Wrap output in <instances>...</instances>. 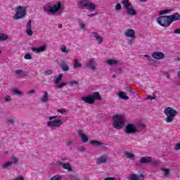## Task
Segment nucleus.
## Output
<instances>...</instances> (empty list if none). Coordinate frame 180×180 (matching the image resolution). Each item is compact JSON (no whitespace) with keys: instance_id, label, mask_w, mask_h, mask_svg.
Here are the masks:
<instances>
[{"instance_id":"obj_38","label":"nucleus","mask_w":180,"mask_h":180,"mask_svg":"<svg viewBox=\"0 0 180 180\" xmlns=\"http://www.w3.org/2000/svg\"><path fill=\"white\" fill-rule=\"evenodd\" d=\"M63 79V75H60L58 76V77H57L56 79H55V84H56V85H58V84L60 82H61V80Z\"/></svg>"},{"instance_id":"obj_42","label":"nucleus","mask_w":180,"mask_h":180,"mask_svg":"<svg viewBox=\"0 0 180 180\" xmlns=\"http://www.w3.org/2000/svg\"><path fill=\"white\" fill-rule=\"evenodd\" d=\"M24 58L25 60H32V55L30 53H26L24 56Z\"/></svg>"},{"instance_id":"obj_49","label":"nucleus","mask_w":180,"mask_h":180,"mask_svg":"<svg viewBox=\"0 0 180 180\" xmlns=\"http://www.w3.org/2000/svg\"><path fill=\"white\" fill-rule=\"evenodd\" d=\"M144 57H146L148 61H153V58L149 55H145Z\"/></svg>"},{"instance_id":"obj_10","label":"nucleus","mask_w":180,"mask_h":180,"mask_svg":"<svg viewBox=\"0 0 180 180\" xmlns=\"http://www.w3.org/2000/svg\"><path fill=\"white\" fill-rule=\"evenodd\" d=\"M59 165L62 166V168H63V169H67V171H68V172H71V171H72V167L71 166V163L68 162V163H63L61 161L58 160L56 162Z\"/></svg>"},{"instance_id":"obj_61","label":"nucleus","mask_w":180,"mask_h":180,"mask_svg":"<svg viewBox=\"0 0 180 180\" xmlns=\"http://www.w3.org/2000/svg\"><path fill=\"white\" fill-rule=\"evenodd\" d=\"M80 27H81V29H84L85 27V24L81 23Z\"/></svg>"},{"instance_id":"obj_63","label":"nucleus","mask_w":180,"mask_h":180,"mask_svg":"<svg viewBox=\"0 0 180 180\" xmlns=\"http://www.w3.org/2000/svg\"><path fill=\"white\" fill-rule=\"evenodd\" d=\"M61 160H62V161H65V160H67V158H61Z\"/></svg>"},{"instance_id":"obj_12","label":"nucleus","mask_w":180,"mask_h":180,"mask_svg":"<svg viewBox=\"0 0 180 180\" xmlns=\"http://www.w3.org/2000/svg\"><path fill=\"white\" fill-rule=\"evenodd\" d=\"M169 22V23H172V22H176V20H180V15L179 13H174L172 15H168Z\"/></svg>"},{"instance_id":"obj_41","label":"nucleus","mask_w":180,"mask_h":180,"mask_svg":"<svg viewBox=\"0 0 180 180\" xmlns=\"http://www.w3.org/2000/svg\"><path fill=\"white\" fill-rule=\"evenodd\" d=\"M62 176L60 175H56L51 178V180H61Z\"/></svg>"},{"instance_id":"obj_16","label":"nucleus","mask_w":180,"mask_h":180,"mask_svg":"<svg viewBox=\"0 0 180 180\" xmlns=\"http://www.w3.org/2000/svg\"><path fill=\"white\" fill-rule=\"evenodd\" d=\"M108 159L109 158L108 157V155H101L100 158H97L96 164L98 165L105 164V162H106V161H108Z\"/></svg>"},{"instance_id":"obj_3","label":"nucleus","mask_w":180,"mask_h":180,"mask_svg":"<svg viewBox=\"0 0 180 180\" xmlns=\"http://www.w3.org/2000/svg\"><path fill=\"white\" fill-rule=\"evenodd\" d=\"M82 101H84L86 103H89V105H94L95 101H102V96H101L99 92H94L88 96L82 97Z\"/></svg>"},{"instance_id":"obj_11","label":"nucleus","mask_w":180,"mask_h":180,"mask_svg":"<svg viewBox=\"0 0 180 180\" xmlns=\"http://www.w3.org/2000/svg\"><path fill=\"white\" fill-rule=\"evenodd\" d=\"M152 57L155 60H162L165 58V55L162 52L156 51L152 54Z\"/></svg>"},{"instance_id":"obj_30","label":"nucleus","mask_w":180,"mask_h":180,"mask_svg":"<svg viewBox=\"0 0 180 180\" xmlns=\"http://www.w3.org/2000/svg\"><path fill=\"white\" fill-rule=\"evenodd\" d=\"M94 63V60L91 59L87 64V67H90V68H91V70H96V67H95Z\"/></svg>"},{"instance_id":"obj_43","label":"nucleus","mask_w":180,"mask_h":180,"mask_svg":"<svg viewBox=\"0 0 180 180\" xmlns=\"http://www.w3.org/2000/svg\"><path fill=\"white\" fill-rule=\"evenodd\" d=\"M67 85V83H62L59 85L55 86V88H58L59 89H61L63 86H65Z\"/></svg>"},{"instance_id":"obj_51","label":"nucleus","mask_w":180,"mask_h":180,"mask_svg":"<svg viewBox=\"0 0 180 180\" xmlns=\"http://www.w3.org/2000/svg\"><path fill=\"white\" fill-rule=\"evenodd\" d=\"M134 39L136 38H132V39L128 41V44H129V46H131V44L134 43Z\"/></svg>"},{"instance_id":"obj_34","label":"nucleus","mask_w":180,"mask_h":180,"mask_svg":"<svg viewBox=\"0 0 180 180\" xmlns=\"http://www.w3.org/2000/svg\"><path fill=\"white\" fill-rule=\"evenodd\" d=\"M15 74L16 75H20V77H25L26 75V74H25V72H23V70H15Z\"/></svg>"},{"instance_id":"obj_2","label":"nucleus","mask_w":180,"mask_h":180,"mask_svg":"<svg viewBox=\"0 0 180 180\" xmlns=\"http://www.w3.org/2000/svg\"><path fill=\"white\" fill-rule=\"evenodd\" d=\"M164 113L167 116V117L165 120V122H167V123H171L174 122L175 116L178 115V111L174 110L171 107H167L164 110Z\"/></svg>"},{"instance_id":"obj_13","label":"nucleus","mask_w":180,"mask_h":180,"mask_svg":"<svg viewBox=\"0 0 180 180\" xmlns=\"http://www.w3.org/2000/svg\"><path fill=\"white\" fill-rule=\"evenodd\" d=\"M129 180H144V174H140L137 175L136 174H131Z\"/></svg>"},{"instance_id":"obj_22","label":"nucleus","mask_w":180,"mask_h":180,"mask_svg":"<svg viewBox=\"0 0 180 180\" xmlns=\"http://www.w3.org/2000/svg\"><path fill=\"white\" fill-rule=\"evenodd\" d=\"M127 13L129 16H136L137 15V11L134 8H129L127 9Z\"/></svg>"},{"instance_id":"obj_40","label":"nucleus","mask_w":180,"mask_h":180,"mask_svg":"<svg viewBox=\"0 0 180 180\" xmlns=\"http://www.w3.org/2000/svg\"><path fill=\"white\" fill-rule=\"evenodd\" d=\"M172 10L171 9H165V10H162L160 11V15H164L165 13H169V12H171Z\"/></svg>"},{"instance_id":"obj_15","label":"nucleus","mask_w":180,"mask_h":180,"mask_svg":"<svg viewBox=\"0 0 180 180\" xmlns=\"http://www.w3.org/2000/svg\"><path fill=\"white\" fill-rule=\"evenodd\" d=\"M77 134H78L79 137L81 138L82 141L83 143H88V140H89V137L88 136H86L85 134L82 133V131L79 130L77 131Z\"/></svg>"},{"instance_id":"obj_35","label":"nucleus","mask_w":180,"mask_h":180,"mask_svg":"<svg viewBox=\"0 0 180 180\" xmlns=\"http://www.w3.org/2000/svg\"><path fill=\"white\" fill-rule=\"evenodd\" d=\"M162 171H163L165 176L166 178H168V175H169V172H171V169L163 168L162 169Z\"/></svg>"},{"instance_id":"obj_59","label":"nucleus","mask_w":180,"mask_h":180,"mask_svg":"<svg viewBox=\"0 0 180 180\" xmlns=\"http://www.w3.org/2000/svg\"><path fill=\"white\" fill-rule=\"evenodd\" d=\"M175 148H176V150H180V143L176 144Z\"/></svg>"},{"instance_id":"obj_1","label":"nucleus","mask_w":180,"mask_h":180,"mask_svg":"<svg viewBox=\"0 0 180 180\" xmlns=\"http://www.w3.org/2000/svg\"><path fill=\"white\" fill-rule=\"evenodd\" d=\"M112 124L114 129L117 130H120L124 126V116L122 115H115L112 117Z\"/></svg>"},{"instance_id":"obj_18","label":"nucleus","mask_w":180,"mask_h":180,"mask_svg":"<svg viewBox=\"0 0 180 180\" xmlns=\"http://www.w3.org/2000/svg\"><path fill=\"white\" fill-rule=\"evenodd\" d=\"M60 70L62 71H68L70 70V67H68V65H67V63L64 60L60 61Z\"/></svg>"},{"instance_id":"obj_57","label":"nucleus","mask_w":180,"mask_h":180,"mask_svg":"<svg viewBox=\"0 0 180 180\" xmlns=\"http://www.w3.org/2000/svg\"><path fill=\"white\" fill-rule=\"evenodd\" d=\"M174 33H175L176 34H180V29L175 30L174 31Z\"/></svg>"},{"instance_id":"obj_19","label":"nucleus","mask_w":180,"mask_h":180,"mask_svg":"<svg viewBox=\"0 0 180 180\" xmlns=\"http://www.w3.org/2000/svg\"><path fill=\"white\" fill-rule=\"evenodd\" d=\"M32 50L34 53H43V51H46V46H39L38 48L37 47H32Z\"/></svg>"},{"instance_id":"obj_8","label":"nucleus","mask_w":180,"mask_h":180,"mask_svg":"<svg viewBox=\"0 0 180 180\" xmlns=\"http://www.w3.org/2000/svg\"><path fill=\"white\" fill-rule=\"evenodd\" d=\"M124 131L127 134H135V133H139V129L135 124L128 123L125 127Z\"/></svg>"},{"instance_id":"obj_31","label":"nucleus","mask_w":180,"mask_h":180,"mask_svg":"<svg viewBox=\"0 0 180 180\" xmlns=\"http://www.w3.org/2000/svg\"><path fill=\"white\" fill-rule=\"evenodd\" d=\"M118 61L117 60L110 59L107 60V64L108 65H116Z\"/></svg>"},{"instance_id":"obj_4","label":"nucleus","mask_w":180,"mask_h":180,"mask_svg":"<svg viewBox=\"0 0 180 180\" xmlns=\"http://www.w3.org/2000/svg\"><path fill=\"white\" fill-rule=\"evenodd\" d=\"M61 2L58 1L57 4H54L53 6L50 5V3L46 4L44 6V11L47 12V13H56L59 11H61Z\"/></svg>"},{"instance_id":"obj_47","label":"nucleus","mask_w":180,"mask_h":180,"mask_svg":"<svg viewBox=\"0 0 180 180\" xmlns=\"http://www.w3.org/2000/svg\"><path fill=\"white\" fill-rule=\"evenodd\" d=\"M12 162L13 164H18V158L13 156L12 157Z\"/></svg>"},{"instance_id":"obj_62","label":"nucleus","mask_w":180,"mask_h":180,"mask_svg":"<svg viewBox=\"0 0 180 180\" xmlns=\"http://www.w3.org/2000/svg\"><path fill=\"white\" fill-rule=\"evenodd\" d=\"M34 90H30V91L27 92V94H34Z\"/></svg>"},{"instance_id":"obj_53","label":"nucleus","mask_w":180,"mask_h":180,"mask_svg":"<svg viewBox=\"0 0 180 180\" xmlns=\"http://www.w3.org/2000/svg\"><path fill=\"white\" fill-rule=\"evenodd\" d=\"M104 180H117L115 177H107Z\"/></svg>"},{"instance_id":"obj_20","label":"nucleus","mask_w":180,"mask_h":180,"mask_svg":"<svg viewBox=\"0 0 180 180\" xmlns=\"http://www.w3.org/2000/svg\"><path fill=\"white\" fill-rule=\"evenodd\" d=\"M90 144L94 146V147H103L105 146V143L98 141H91Z\"/></svg>"},{"instance_id":"obj_26","label":"nucleus","mask_w":180,"mask_h":180,"mask_svg":"<svg viewBox=\"0 0 180 180\" xmlns=\"http://www.w3.org/2000/svg\"><path fill=\"white\" fill-rule=\"evenodd\" d=\"M122 5H124L126 11H127V9H129L130 6H131V4L129 1V0H122Z\"/></svg>"},{"instance_id":"obj_17","label":"nucleus","mask_w":180,"mask_h":180,"mask_svg":"<svg viewBox=\"0 0 180 180\" xmlns=\"http://www.w3.org/2000/svg\"><path fill=\"white\" fill-rule=\"evenodd\" d=\"M26 29L27 34H28V36H33V31H32V20H28Z\"/></svg>"},{"instance_id":"obj_56","label":"nucleus","mask_w":180,"mask_h":180,"mask_svg":"<svg viewBox=\"0 0 180 180\" xmlns=\"http://www.w3.org/2000/svg\"><path fill=\"white\" fill-rule=\"evenodd\" d=\"M85 147H84V146H82L80 147L79 151H81V153H84V151H85Z\"/></svg>"},{"instance_id":"obj_50","label":"nucleus","mask_w":180,"mask_h":180,"mask_svg":"<svg viewBox=\"0 0 180 180\" xmlns=\"http://www.w3.org/2000/svg\"><path fill=\"white\" fill-rule=\"evenodd\" d=\"M52 72H53L52 70H46V71L44 72V75H51V73H52Z\"/></svg>"},{"instance_id":"obj_5","label":"nucleus","mask_w":180,"mask_h":180,"mask_svg":"<svg viewBox=\"0 0 180 180\" xmlns=\"http://www.w3.org/2000/svg\"><path fill=\"white\" fill-rule=\"evenodd\" d=\"M158 23L162 26V27H169L171 22H169V15H161L157 18Z\"/></svg>"},{"instance_id":"obj_39","label":"nucleus","mask_w":180,"mask_h":180,"mask_svg":"<svg viewBox=\"0 0 180 180\" xmlns=\"http://www.w3.org/2000/svg\"><path fill=\"white\" fill-rule=\"evenodd\" d=\"M13 162H7L6 163H4L3 165H2V167L3 168H8V167H11V165H12Z\"/></svg>"},{"instance_id":"obj_37","label":"nucleus","mask_w":180,"mask_h":180,"mask_svg":"<svg viewBox=\"0 0 180 180\" xmlns=\"http://www.w3.org/2000/svg\"><path fill=\"white\" fill-rule=\"evenodd\" d=\"M8 37L5 34H0V41H4L5 40H8Z\"/></svg>"},{"instance_id":"obj_58","label":"nucleus","mask_w":180,"mask_h":180,"mask_svg":"<svg viewBox=\"0 0 180 180\" xmlns=\"http://www.w3.org/2000/svg\"><path fill=\"white\" fill-rule=\"evenodd\" d=\"M13 180H25L23 176H19L18 178L13 179Z\"/></svg>"},{"instance_id":"obj_64","label":"nucleus","mask_w":180,"mask_h":180,"mask_svg":"<svg viewBox=\"0 0 180 180\" xmlns=\"http://www.w3.org/2000/svg\"><path fill=\"white\" fill-rule=\"evenodd\" d=\"M176 61H180V58L177 57L176 59Z\"/></svg>"},{"instance_id":"obj_9","label":"nucleus","mask_w":180,"mask_h":180,"mask_svg":"<svg viewBox=\"0 0 180 180\" xmlns=\"http://www.w3.org/2000/svg\"><path fill=\"white\" fill-rule=\"evenodd\" d=\"M140 164H151L152 165H158V162L153 160L151 157H141L139 160Z\"/></svg>"},{"instance_id":"obj_24","label":"nucleus","mask_w":180,"mask_h":180,"mask_svg":"<svg viewBox=\"0 0 180 180\" xmlns=\"http://www.w3.org/2000/svg\"><path fill=\"white\" fill-rule=\"evenodd\" d=\"M89 2V0H81L77 3V5H79L80 8H86Z\"/></svg>"},{"instance_id":"obj_45","label":"nucleus","mask_w":180,"mask_h":180,"mask_svg":"<svg viewBox=\"0 0 180 180\" xmlns=\"http://www.w3.org/2000/svg\"><path fill=\"white\" fill-rule=\"evenodd\" d=\"M122 10V5L120 4H117L115 6V11H121Z\"/></svg>"},{"instance_id":"obj_27","label":"nucleus","mask_w":180,"mask_h":180,"mask_svg":"<svg viewBox=\"0 0 180 180\" xmlns=\"http://www.w3.org/2000/svg\"><path fill=\"white\" fill-rule=\"evenodd\" d=\"M41 102H42V103H46V102H49V93L47 91H46L43 95L41 99Z\"/></svg>"},{"instance_id":"obj_33","label":"nucleus","mask_w":180,"mask_h":180,"mask_svg":"<svg viewBox=\"0 0 180 180\" xmlns=\"http://www.w3.org/2000/svg\"><path fill=\"white\" fill-rule=\"evenodd\" d=\"M60 51H62V53H65V54H68V53L70 52V51L67 49V46H65V45L60 46Z\"/></svg>"},{"instance_id":"obj_60","label":"nucleus","mask_w":180,"mask_h":180,"mask_svg":"<svg viewBox=\"0 0 180 180\" xmlns=\"http://www.w3.org/2000/svg\"><path fill=\"white\" fill-rule=\"evenodd\" d=\"M67 146H72V141H68Z\"/></svg>"},{"instance_id":"obj_32","label":"nucleus","mask_w":180,"mask_h":180,"mask_svg":"<svg viewBox=\"0 0 180 180\" xmlns=\"http://www.w3.org/2000/svg\"><path fill=\"white\" fill-rule=\"evenodd\" d=\"M73 67H74V68H79L82 67V65H81V63H79V62L78 61V59H75Z\"/></svg>"},{"instance_id":"obj_36","label":"nucleus","mask_w":180,"mask_h":180,"mask_svg":"<svg viewBox=\"0 0 180 180\" xmlns=\"http://www.w3.org/2000/svg\"><path fill=\"white\" fill-rule=\"evenodd\" d=\"M124 155L127 158H134V154L130 153V152H125Z\"/></svg>"},{"instance_id":"obj_54","label":"nucleus","mask_w":180,"mask_h":180,"mask_svg":"<svg viewBox=\"0 0 180 180\" xmlns=\"http://www.w3.org/2000/svg\"><path fill=\"white\" fill-rule=\"evenodd\" d=\"M97 15H98V13H95L89 14L88 16L89 18H92L94 16H96Z\"/></svg>"},{"instance_id":"obj_44","label":"nucleus","mask_w":180,"mask_h":180,"mask_svg":"<svg viewBox=\"0 0 180 180\" xmlns=\"http://www.w3.org/2000/svg\"><path fill=\"white\" fill-rule=\"evenodd\" d=\"M13 123H15V120L13 119H8L7 120V124H12L13 126Z\"/></svg>"},{"instance_id":"obj_21","label":"nucleus","mask_w":180,"mask_h":180,"mask_svg":"<svg viewBox=\"0 0 180 180\" xmlns=\"http://www.w3.org/2000/svg\"><path fill=\"white\" fill-rule=\"evenodd\" d=\"M86 8L90 12H94V11H96V5H95V4L90 3L89 1V3H88V4H87Z\"/></svg>"},{"instance_id":"obj_48","label":"nucleus","mask_w":180,"mask_h":180,"mask_svg":"<svg viewBox=\"0 0 180 180\" xmlns=\"http://www.w3.org/2000/svg\"><path fill=\"white\" fill-rule=\"evenodd\" d=\"M11 101H12V98H11V96H6L5 97V102H11Z\"/></svg>"},{"instance_id":"obj_52","label":"nucleus","mask_w":180,"mask_h":180,"mask_svg":"<svg viewBox=\"0 0 180 180\" xmlns=\"http://www.w3.org/2000/svg\"><path fill=\"white\" fill-rule=\"evenodd\" d=\"M155 98H157L156 96H147V99H150V101H153V99H155Z\"/></svg>"},{"instance_id":"obj_55","label":"nucleus","mask_w":180,"mask_h":180,"mask_svg":"<svg viewBox=\"0 0 180 180\" xmlns=\"http://www.w3.org/2000/svg\"><path fill=\"white\" fill-rule=\"evenodd\" d=\"M58 112H59V113H65V109H58Z\"/></svg>"},{"instance_id":"obj_29","label":"nucleus","mask_w":180,"mask_h":180,"mask_svg":"<svg viewBox=\"0 0 180 180\" xmlns=\"http://www.w3.org/2000/svg\"><path fill=\"white\" fill-rule=\"evenodd\" d=\"M13 95H15V96H22L23 95V92L19 91L18 89H13Z\"/></svg>"},{"instance_id":"obj_25","label":"nucleus","mask_w":180,"mask_h":180,"mask_svg":"<svg viewBox=\"0 0 180 180\" xmlns=\"http://www.w3.org/2000/svg\"><path fill=\"white\" fill-rule=\"evenodd\" d=\"M117 96H119V98H120L121 99H124L125 101H127V99H129V96H127L126 95V93L123 92V91H119L117 93Z\"/></svg>"},{"instance_id":"obj_6","label":"nucleus","mask_w":180,"mask_h":180,"mask_svg":"<svg viewBox=\"0 0 180 180\" xmlns=\"http://www.w3.org/2000/svg\"><path fill=\"white\" fill-rule=\"evenodd\" d=\"M26 16V7L18 6L15 9V14L13 16V19H22Z\"/></svg>"},{"instance_id":"obj_14","label":"nucleus","mask_w":180,"mask_h":180,"mask_svg":"<svg viewBox=\"0 0 180 180\" xmlns=\"http://www.w3.org/2000/svg\"><path fill=\"white\" fill-rule=\"evenodd\" d=\"M124 36L126 37H131V39H136V32L133 29L127 30L124 33Z\"/></svg>"},{"instance_id":"obj_7","label":"nucleus","mask_w":180,"mask_h":180,"mask_svg":"<svg viewBox=\"0 0 180 180\" xmlns=\"http://www.w3.org/2000/svg\"><path fill=\"white\" fill-rule=\"evenodd\" d=\"M49 122H47L46 126H48V127H60V126H61L63 124V120H53V119H57V115L55 116H50L49 117Z\"/></svg>"},{"instance_id":"obj_46","label":"nucleus","mask_w":180,"mask_h":180,"mask_svg":"<svg viewBox=\"0 0 180 180\" xmlns=\"http://www.w3.org/2000/svg\"><path fill=\"white\" fill-rule=\"evenodd\" d=\"M70 84L71 86H74V85H78V82L73 80L70 82Z\"/></svg>"},{"instance_id":"obj_28","label":"nucleus","mask_w":180,"mask_h":180,"mask_svg":"<svg viewBox=\"0 0 180 180\" xmlns=\"http://www.w3.org/2000/svg\"><path fill=\"white\" fill-rule=\"evenodd\" d=\"M136 129H138V133L139 131H143L146 129V125L144 124L139 123L136 124Z\"/></svg>"},{"instance_id":"obj_23","label":"nucleus","mask_w":180,"mask_h":180,"mask_svg":"<svg viewBox=\"0 0 180 180\" xmlns=\"http://www.w3.org/2000/svg\"><path fill=\"white\" fill-rule=\"evenodd\" d=\"M91 33L94 36L95 39L97 40L98 44H101V43H103V38L99 36L97 32H93Z\"/></svg>"}]
</instances>
